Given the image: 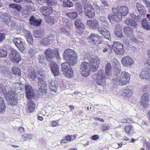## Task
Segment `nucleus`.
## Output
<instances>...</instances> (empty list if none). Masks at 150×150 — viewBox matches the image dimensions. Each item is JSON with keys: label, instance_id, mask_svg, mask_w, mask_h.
I'll return each mask as SVG.
<instances>
[{"label": "nucleus", "instance_id": "nucleus-24", "mask_svg": "<svg viewBox=\"0 0 150 150\" xmlns=\"http://www.w3.org/2000/svg\"><path fill=\"white\" fill-rule=\"evenodd\" d=\"M50 67L51 71L54 76H57L59 74V70L57 64L54 61H51L50 62Z\"/></svg>", "mask_w": 150, "mask_h": 150}, {"label": "nucleus", "instance_id": "nucleus-12", "mask_svg": "<svg viewBox=\"0 0 150 150\" xmlns=\"http://www.w3.org/2000/svg\"><path fill=\"white\" fill-rule=\"evenodd\" d=\"M90 64V69L93 72H95L98 69V65L100 62V60L98 58H91L89 60Z\"/></svg>", "mask_w": 150, "mask_h": 150}, {"label": "nucleus", "instance_id": "nucleus-44", "mask_svg": "<svg viewBox=\"0 0 150 150\" xmlns=\"http://www.w3.org/2000/svg\"><path fill=\"white\" fill-rule=\"evenodd\" d=\"M66 16L71 19H75L78 16L77 12H75L67 13Z\"/></svg>", "mask_w": 150, "mask_h": 150}, {"label": "nucleus", "instance_id": "nucleus-10", "mask_svg": "<svg viewBox=\"0 0 150 150\" xmlns=\"http://www.w3.org/2000/svg\"><path fill=\"white\" fill-rule=\"evenodd\" d=\"M15 92L13 90L9 91L6 95L7 99L10 100L11 105H15L18 102V99L16 96Z\"/></svg>", "mask_w": 150, "mask_h": 150}, {"label": "nucleus", "instance_id": "nucleus-13", "mask_svg": "<svg viewBox=\"0 0 150 150\" xmlns=\"http://www.w3.org/2000/svg\"><path fill=\"white\" fill-rule=\"evenodd\" d=\"M13 41L20 51H22L24 50L25 49V43L23 39L19 37L14 38Z\"/></svg>", "mask_w": 150, "mask_h": 150}, {"label": "nucleus", "instance_id": "nucleus-16", "mask_svg": "<svg viewBox=\"0 0 150 150\" xmlns=\"http://www.w3.org/2000/svg\"><path fill=\"white\" fill-rule=\"evenodd\" d=\"M149 97L148 93L145 92L143 94L140 103L141 106L144 108L148 106L149 104Z\"/></svg>", "mask_w": 150, "mask_h": 150}, {"label": "nucleus", "instance_id": "nucleus-57", "mask_svg": "<svg viewBox=\"0 0 150 150\" xmlns=\"http://www.w3.org/2000/svg\"><path fill=\"white\" fill-rule=\"evenodd\" d=\"M93 8H94V9L96 10V11H98V10H99V7L97 5V4L96 3V2H94L93 3Z\"/></svg>", "mask_w": 150, "mask_h": 150}, {"label": "nucleus", "instance_id": "nucleus-11", "mask_svg": "<svg viewBox=\"0 0 150 150\" xmlns=\"http://www.w3.org/2000/svg\"><path fill=\"white\" fill-rule=\"evenodd\" d=\"M102 38L101 37L98 35L94 33H91L90 36L88 37V40L93 44H94L96 45H98L101 42Z\"/></svg>", "mask_w": 150, "mask_h": 150}, {"label": "nucleus", "instance_id": "nucleus-56", "mask_svg": "<svg viewBox=\"0 0 150 150\" xmlns=\"http://www.w3.org/2000/svg\"><path fill=\"white\" fill-rule=\"evenodd\" d=\"M132 17L136 21L138 22L142 18V17L140 15H136V16H135V17Z\"/></svg>", "mask_w": 150, "mask_h": 150}, {"label": "nucleus", "instance_id": "nucleus-3", "mask_svg": "<svg viewBox=\"0 0 150 150\" xmlns=\"http://www.w3.org/2000/svg\"><path fill=\"white\" fill-rule=\"evenodd\" d=\"M112 10V12L109 13L108 16V19L111 22L114 21H120L122 16H126L129 13L128 8L124 6H118L117 8L113 7Z\"/></svg>", "mask_w": 150, "mask_h": 150}, {"label": "nucleus", "instance_id": "nucleus-63", "mask_svg": "<svg viewBox=\"0 0 150 150\" xmlns=\"http://www.w3.org/2000/svg\"><path fill=\"white\" fill-rule=\"evenodd\" d=\"M144 145L146 146L148 150H150V143L149 142H146L144 144Z\"/></svg>", "mask_w": 150, "mask_h": 150}, {"label": "nucleus", "instance_id": "nucleus-46", "mask_svg": "<svg viewBox=\"0 0 150 150\" xmlns=\"http://www.w3.org/2000/svg\"><path fill=\"white\" fill-rule=\"evenodd\" d=\"M33 137L32 134H26L24 135H21V137L22 139L24 141H26L29 140L31 139Z\"/></svg>", "mask_w": 150, "mask_h": 150}, {"label": "nucleus", "instance_id": "nucleus-45", "mask_svg": "<svg viewBox=\"0 0 150 150\" xmlns=\"http://www.w3.org/2000/svg\"><path fill=\"white\" fill-rule=\"evenodd\" d=\"M111 69V64L110 63H108L107 64L105 68V73L107 76H109L110 74Z\"/></svg>", "mask_w": 150, "mask_h": 150}, {"label": "nucleus", "instance_id": "nucleus-30", "mask_svg": "<svg viewBox=\"0 0 150 150\" xmlns=\"http://www.w3.org/2000/svg\"><path fill=\"white\" fill-rule=\"evenodd\" d=\"M30 24L38 26L41 24L40 20L36 19L33 16L30 17L29 19Z\"/></svg>", "mask_w": 150, "mask_h": 150}, {"label": "nucleus", "instance_id": "nucleus-43", "mask_svg": "<svg viewBox=\"0 0 150 150\" xmlns=\"http://www.w3.org/2000/svg\"><path fill=\"white\" fill-rule=\"evenodd\" d=\"M49 40L47 38H42L40 41V43L41 45H48L50 44Z\"/></svg>", "mask_w": 150, "mask_h": 150}, {"label": "nucleus", "instance_id": "nucleus-49", "mask_svg": "<svg viewBox=\"0 0 150 150\" xmlns=\"http://www.w3.org/2000/svg\"><path fill=\"white\" fill-rule=\"evenodd\" d=\"M7 55V52L6 50L0 48V57H6Z\"/></svg>", "mask_w": 150, "mask_h": 150}, {"label": "nucleus", "instance_id": "nucleus-23", "mask_svg": "<svg viewBox=\"0 0 150 150\" xmlns=\"http://www.w3.org/2000/svg\"><path fill=\"white\" fill-rule=\"evenodd\" d=\"M40 11L42 15L46 16L51 15L53 11L52 7L47 6H43L41 8Z\"/></svg>", "mask_w": 150, "mask_h": 150}, {"label": "nucleus", "instance_id": "nucleus-47", "mask_svg": "<svg viewBox=\"0 0 150 150\" xmlns=\"http://www.w3.org/2000/svg\"><path fill=\"white\" fill-rule=\"evenodd\" d=\"M63 24L65 26L69 27L72 26L71 21L67 18H63Z\"/></svg>", "mask_w": 150, "mask_h": 150}, {"label": "nucleus", "instance_id": "nucleus-54", "mask_svg": "<svg viewBox=\"0 0 150 150\" xmlns=\"http://www.w3.org/2000/svg\"><path fill=\"white\" fill-rule=\"evenodd\" d=\"M49 42L51 41H54L56 39V37L55 35L53 34H51L49 36L47 37Z\"/></svg>", "mask_w": 150, "mask_h": 150}, {"label": "nucleus", "instance_id": "nucleus-52", "mask_svg": "<svg viewBox=\"0 0 150 150\" xmlns=\"http://www.w3.org/2000/svg\"><path fill=\"white\" fill-rule=\"evenodd\" d=\"M37 49L35 47H33L30 48V50L28 51L29 54L31 56H34L37 53Z\"/></svg>", "mask_w": 150, "mask_h": 150}, {"label": "nucleus", "instance_id": "nucleus-51", "mask_svg": "<svg viewBox=\"0 0 150 150\" xmlns=\"http://www.w3.org/2000/svg\"><path fill=\"white\" fill-rule=\"evenodd\" d=\"M133 128L131 126H126L125 127V131L127 133L129 134H131V132L133 130Z\"/></svg>", "mask_w": 150, "mask_h": 150}, {"label": "nucleus", "instance_id": "nucleus-21", "mask_svg": "<svg viewBox=\"0 0 150 150\" xmlns=\"http://www.w3.org/2000/svg\"><path fill=\"white\" fill-rule=\"evenodd\" d=\"M74 25L78 33H81L83 32L85 28V26L81 22V19H76L75 21Z\"/></svg>", "mask_w": 150, "mask_h": 150}, {"label": "nucleus", "instance_id": "nucleus-40", "mask_svg": "<svg viewBox=\"0 0 150 150\" xmlns=\"http://www.w3.org/2000/svg\"><path fill=\"white\" fill-rule=\"evenodd\" d=\"M63 1V5L65 7H71L73 6V4L69 0H60Z\"/></svg>", "mask_w": 150, "mask_h": 150}, {"label": "nucleus", "instance_id": "nucleus-62", "mask_svg": "<svg viewBox=\"0 0 150 150\" xmlns=\"http://www.w3.org/2000/svg\"><path fill=\"white\" fill-rule=\"evenodd\" d=\"M47 0H38V1L40 4L43 5L45 3H47Z\"/></svg>", "mask_w": 150, "mask_h": 150}, {"label": "nucleus", "instance_id": "nucleus-2", "mask_svg": "<svg viewBox=\"0 0 150 150\" xmlns=\"http://www.w3.org/2000/svg\"><path fill=\"white\" fill-rule=\"evenodd\" d=\"M64 59L67 62L63 63L61 64L62 72L70 69L71 65H74L76 63L77 59L76 53L73 50L68 49L66 50L64 53Z\"/></svg>", "mask_w": 150, "mask_h": 150}, {"label": "nucleus", "instance_id": "nucleus-20", "mask_svg": "<svg viewBox=\"0 0 150 150\" xmlns=\"http://www.w3.org/2000/svg\"><path fill=\"white\" fill-rule=\"evenodd\" d=\"M25 89L27 98L29 99H31L35 95L34 90L32 87L29 85L27 84L25 85Z\"/></svg>", "mask_w": 150, "mask_h": 150}, {"label": "nucleus", "instance_id": "nucleus-27", "mask_svg": "<svg viewBox=\"0 0 150 150\" xmlns=\"http://www.w3.org/2000/svg\"><path fill=\"white\" fill-rule=\"evenodd\" d=\"M35 105L33 101L29 100L27 105L26 111L27 113L32 112L35 110Z\"/></svg>", "mask_w": 150, "mask_h": 150}, {"label": "nucleus", "instance_id": "nucleus-26", "mask_svg": "<svg viewBox=\"0 0 150 150\" xmlns=\"http://www.w3.org/2000/svg\"><path fill=\"white\" fill-rule=\"evenodd\" d=\"M112 64L115 68L116 72L117 73H119L121 71L120 66V63L117 60L116 58H114L112 60Z\"/></svg>", "mask_w": 150, "mask_h": 150}, {"label": "nucleus", "instance_id": "nucleus-15", "mask_svg": "<svg viewBox=\"0 0 150 150\" xmlns=\"http://www.w3.org/2000/svg\"><path fill=\"white\" fill-rule=\"evenodd\" d=\"M132 87L131 86H127L124 89L120 90L119 94L123 98L128 97L132 95Z\"/></svg>", "mask_w": 150, "mask_h": 150}, {"label": "nucleus", "instance_id": "nucleus-17", "mask_svg": "<svg viewBox=\"0 0 150 150\" xmlns=\"http://www.w3.org/2000/svg\"><path fill=\"white\" fill-rule=\"evenodd\" d=\"M123 65L127 67H130L134 64V60L131 57L127 56L123 57L121 59Z\"/></svg>", "mask_w": 150, "mask_h": 150}, {"label": "nucleus", "instance_id": "nucleus-35", "mask_svg": "<svg viewBox=\"0 0 150 150\" xmlns=\"http://www.w3.org/2000/svg\"><path fill=\"white\" fill-rule=\"evenodd\" d=\"M125 23L128 25H130L132 27H135L137 25L136 21H133L132 19H127L124 21Z\"/></svg>", "mask_w": 150, "mask_h": 150}, {"label": "nucleus", "instance_id": "nucleus-9", "mask_svg": "<svg viewBox=\"0 0 150 150\" xmlns=\"http://www.w3.org/2000/svg\"><path fill=\"white\" fill-rule=\"evenodd\" d=\"M80 71L82 76L85 77L88 76L90 73V65L86 62H83L81 65Z\"/></svg>", "mask_w": 150, "mask_h": 150}, {"label": "nucleus", "instance_id": "nucleus-36", "mask_svg": "<svg viewBox=\"0 0 150 150\" xmlns=\"http://www.w3.org/2000/svg\"><path fill=\"white\" fill-rule=\"evenodd\" d=\"M39 65H42V67L41 68L42 69H44V68L46 69L47 67V65L45 64V62H44L43 60H44V56H39ZM41 68V67H40ZM39 68H38L37 69H38ZM39 68H40V67Z\"/></svg>", "mask_w": 150, "mask_h": 150}, {"label": "nucleus", "instance_id": "nucleus-59", "mask_svg": "<svg viewBox=\"0 0 150 150\" xmlns=\"http://www.w3.org/2000/svg\"><path fill=\"white\" fill-rule=\"evenodd\" d=\"M123 42L126 44V45L128 46L130 42L129 39L127 38H125L123 40Z\"/></svg>", "mask_w": 150, "mask_h": 150}, {"label": "nucleus", "instance_id": "nucleus-37", "mask_svg": "<svg viewBox=\"0 0 150 150\" xmlns=\"http://www.w3.org/2000/svg\"><path fill=\"white\" fill-rule=\"evenodd\" d=\"M65 139H62L60 141L61 144L67 143L72 141L71 136L70 135H67L65 137Z\"/></svg>", "mask_w": 150, "mask_h": 150}, {"label": "nucleus", "instance_id": "nucleus-64", "mask_svg": "<svg viewBox=\"0 0 150 150\" xmlns=\"http://www.w3.org/2000/svg\"><path fill=\"white\" fill-rule=\"evenodd\" d=\"M146 5L147 8L150 7V2L146 0L144 1Z\"/></svg>", "mask_w": 150, "mask_h": 150}, {"label": "nucleus", "instance_id": "nucleus-38", "mask_svg": "<svg viewBox=\"0 0 150 150\" xmlns=\"http://www.w3.org/2000/svg\"><path fill=\"white\" fill-rule=\"evenodd\" d=\"M25 37L27 40V41L31 44H32L33 43V39L32 36L31 34L29 31H27Z\"/></svg>", "mask_w": 150, "mask_h": 150}, {"label": "nucleus", "instance_id": "nucleus-19", "mask_svg": "<svg viewBox=\"0 0 150 150\" xmlns=\"http://www.w3.org/2000/svg\"><path fill=\"white\" fill-rule=\"evenodd\" d=\"M98 31L99 33L101 35L105 38L110 40V32L107 30L103 27L99 26L98 27Z\"/></svg>", "mask_w": 150, "mask_h": 150}, {"label": "nucleus", "instance_id": "nucleus-55", "mask_svg": "<svg viewBox=\"0 0 150 150\" xmlns=\"http://www.w3.org/2000/svg\"><path fill=\"white\" fill-rule=\"evenodd\" d=\"M55 3L54 0H47V4L49 6H51L53 5Z\"/></svg>", "mask_w": 150, "mask_h": 150}, {"label": "nucleus", "instance_id": "nucleus-1", "mask_svg": "<svg viewBox=\"0 0 150 150\" xmlns=\"http://www.w3.org/2000/svg\"><path fill=\"white\" fill-rule=\"evenodd\" d=\"M28 77L33 80H35V78H38L39 81L38 82V87L39 88H44L43 93H45L47 91V86L45 81L42 80V78L45 76V69L41 68H39L35 70L34 67L31 66L28 67Z\"/></svg>", "mask_w": 150, "mask_h": 150}, {"label": "nucleus", "instance_id": "nucleus-41", "mask_svg": "<svg viewBox=\"0 0 150 150\" xmlns=\"http://www.w3.org/2000/svg\"><path fill=\"white\" fill-rule=\"evenodd\" d=\"M63 73L65 76L69 78L71 77L73 75V71L71 67L70 68V69L67 70Z\"/></svg>", "mask_w": 150, "mask_h": 150}, {"label": "nucleus", "instance_id": "nucleus-58", "mask_svg": "<svg viewBox=\"0 0 150 150\" xmlns=\"http://www.w3.org/2000/svg\"><path fill=\"white\" fill-rule=\"evenodd\" d=\"M110 45H106L105 47L103 49V52H107L108 50L110 49Z\"/></svg>", "mask_w": 150, "mask_h": 150}, {"label": "nucleus", "instance_id": "nucleus-6", "mask_svg": "<svg viewBox=\"0 0 150 150\" xmlns=\"http://www.w3.org/2000/svg\"><path fill=\"white\" fill-rule=\"evenodd\" d=\"M45 55L48 61H51L54 60L55 57L58 60H60V59L59 52L57 49L53 50L51 48L47 49L45 52Z\"/></svg>", "mask_w": 150, "mask_h": 150}, {"label": "nucleus", "instance_id": "nucleus-53", "mask_svg": "<svg viewBox=\"0 0 150 150\" xmlns=\"http://www.w3.org/2000/svg\"><path fill=\"white\" fill-rule=\"evenodd\" d=\"M62 33L65 34L67 36H70L72 35L71 33L67 30L65 28L63 27H61L60 29Z\"/></svg>", "mask_w": 150, "mask_h": 150}, {"label": "nucleus", "instance_id": "nucleus-25", "mask_svg": "<svg viewBox=\"0 0 150 150\" xmlns=\"http://www.w3.org/2000/svg\"><path fill=\"white\" fill-rule=\"evenodd\" d=\"M48 86L50 91L56 92L58 88V83L56 81H49Z\"/></svg>", "mask_w": 150, "mask_h": 150}, {"label": "nucleus", "instance_id": "nucleus-34", "mask_svg": "<svg viewBox=\"0 0 150 150\" xmlns=\"http://www.w3.org/2000/svg\"><path fill=\"white\" fill-rule=\"evenodd\" d=\"M12 71L13 74L15 75L20 76L21 74V69L17 66H13L12 68Z\"/></svg>", "mask_w": 150, "mask_h": 150}, {"label": "nucleus", "instance_id": "nucleus-22", "mask_svg": "<svg viewBox=\"0 0 150 150\" xmlns=\"http://www.w3.org/2000/svg\"><path fill=\"white\" fill-rule=\"evenodd\" d=\"M87 24L90 29H96L98 27L99 23L96 20L93 19L88 20L87 21Z\"/></svg>", "mask_w": 150, "mask_h": 150}, {"label": "nucleus", "instance_id": "nucleus-28", "mask_svg": "<svg viewBox=\"0 0 150 150\" xmlns=\"http://www.w3.org/2000/svg\"><path fill=\"white\" fill-rule=\"evenodd\" d=\"M124 31L125 35L128 37L132 38L133 37V31L131 28L126 26L124 28Z\"/></svg>", "mask_w": 150, "mask_h": 150}, {"label": "nucleus", "instance_id": "nucleus-39", "mask_svg": "<svg viewBox=\"0 0 150 150\" xmlns=\"http://www.w3.org/2000/svg\"><path fill=\"white\" fill-rule=\"evenodd\" d=\"M6 108L3 98L0 97V113H3L5 111Z\"/></svg>", "mask_w": 150, "mask_h": 150}, {"label": "nucleus", "instance_id": "nucleus-31", "mask_svg": "<svg viewBox=\"0 0 150 150\" xmlns=\"http://www.w3.org/2000/svg\"><path fill=\"white\" fill-rule=\"evenodd\" d=\"M136 7L137 8L138 12L142 15H143L146 13V11L144 6L142 5L139 3L136 4Z\"/></svg>", "mask_w": 150, "mask_h": 150}, {"label": "nucleus", "instance_id": "nucleus-48", "mask_svg": "<svg viewBox=\"0 0 150 150\" xmlns=\"http://www.w3.org/2000/svg\"><path fill=\"white\" fill-rule=\"evenodd\" d=\"M76 9L80 13H82L83 11L81 4L80 3L77 2L75 5Z\"/></svg>", "mask_w": 150, "mask_h": 150}, {"label": "nucleus", "instance_id": "nucleus-7", "mask_svg": "<svg viewBox=\"0 0 150 150\" xmlns=\"http://www.w3.org/2000/svg\"><path fill=\"white\" fill-rule=\"evenodd\" d=\"M112 49L118 55H123L124 53V48L123 44L119 41L114 42L112 46Z\"/></svg>", "mask_w": 150, "mask_h": 150}, {"label": "nucleus", "instance_id": "nucleus-14", "mask_svg": "<svg viewBox=\"0 0 150 150\" xmlns=\"http://www.w3.org/2000/svg\"><path fill=\"white\" fill-rule=\"evenodd\" d=\"M84 8L85 10L86 15L89 18H91L94 17L95 15L93 8V6L89 4L84 5Z\"/></svg>", "mask_w": 150, "mask_h": 150}, {"label": "nucleus", "instance_id": "nucleus-29", "mask_svg": "<svg viewBox=\"0 0 150 150\" xmlns=\"http://www.w3.org/2000/svg\"><path fill=\"white\" fill-rule=\"evenodd\" d=\"M1 20L2 22L4 23L8 24L10 21L11 17L9 14L5 13L1 16Z\"/></svg>", "mask_w": 150, "mask_h": 150}, {"label": "nucleus", "instance_id": "nucleus-32", "mask_svg": "<svg viewBox=\"0 0 150 150\" xmlns=\"http://www.w3.org/2000/svg\"><path fill=\"white\" fill-rule=\"evenodd\" d=\"M34 35L36 38L42 37L45 35L44 31L41 29L38 30H35L33 32Z\"/></svg>", "mask_w": 150, "mask_h": 150}, {"label": "nucleus", "instance_id": "nucleus-5", "mask_svg": "<svg viewBox=\"0 0 150 150\" xmlns=\"http://www.w3.org/2000/svg\"><path fill=\"white\" fill-rule=\"evenodd\" d=\"M92 78L97 84L102 86L105 85L106 78L105 72L103 69L100 70L97 74H94Z\"/></svg>", "mask_w": 150, "mask_h": 150}, {"label": "nucleus", "instance_id": "nucleus-60", "mask_svg": "<svg viewBox=\"0 0 150 150\" xmlns=\"http://www.w3.org/2000/svg\"><path fill=\"white\" fill-rule=\"evenodd\" d=\"M99 138V136L97 135H94L91 137V139L93 140H96Z\"/></svg>", "mask_w": 150, "mask_h": 150}, {"label": "nucleus", "instance_id": "nucleus-42", "mask_svg": "<svg viewBox=\"0 0 150 150\" xmlns=\"http://www.w3.org/2000/svg\"><path fill=\"white\" fill-rule=\"evenodd\" d=\"M142 27L145 29L147 30L150 29V26L149 23H148L147 21L146 18L142 19Z\"/></svg>", "mask_w": 150, "mask_h": 150}, {"label": "nucleus", "instance_id": "nucleus-50", "mask_svg": "<svg viewBox=\"0 0 150 150\" xmlns=\"http://www.w3.org/2000/svg\"><path fill=\"white\" fill-rule=\"evenodd\" d=\"M46 22L50 25H52L54 23V19L52 17L47 18H45Z\"/></svg>", "mask_w": 150, "mask_h": 150}, {"label": "nucleus", "instance_id": "nucleus-18", "mask_svg": "<svg viewBox=\"0 0 150 150\" xmlns=\"http://www.w3.org/2000/svg\"><path fill=\"white\" fill-rule=\"evenodd\" d=\"M148 65L146 64V68L143 69L140 74V76L142 79L149 80L150 78V69L148 68Z\"/></svg>", "mask_w": 150, "mask_h": 150}, {"label": "nucleus", "instance_id": "nucleus-61", "mask_svg": "<svg viewBox=\"0 0 150 150\" xmlns=\"http://www.w3.org/2000/svg\"><path fill=\"white\" fill-rule=\"evenodd\" d=\"M57 120L53 121L51 122V125L53 127H56L58 126L59 123L57 122Z\"/></svg>", "mask_w": 150, "mask_h": 150}, {"label": "nucleus", "instance_id": "nucleus-4", "mask_svg": "<svg viewBox=\"0 0 150 150\" xmlns=\"http://www.w3.org/2000/svg\"><path fill=\"white\" fill-rule=\"evenodd\" d=\"M130 76V74L128 72L123 71L113 79V82L115 85H119L120 86L125 85L129 83Z\"/></svg>", "mask_w": 150, "mask_h": 150}, {"label": "nucleus", "instance_id": "nucleus-8", "mask_svg": "<svg viewBox=\"0 0 150 150\" xmlns=\"http://www.w3.org/2000/svg\"><path fill=\"white\" fill-rule=\"evenodd\" d=\"M9 55L11 61L13 62H18L21 60V57L19 52L14 49H10Z\"/></svg>", "mask_w": 150, "mask_h": 150}, {"label": "nucleus", "instance_id": "nucleus-33", "mask_svg": "<svg viewBox=\"0 0 150 150\" xmlns=\"http://www.w3.org/2000/svg\"><path fill=\"white\" fill-rule=\"evenodd\" d=\"M115 35L118 37L122 38L123 37L122 32V28L119 25H116Z\"/></svg>", "mask_w": 150, "mask_h": 150}]
</instances>
